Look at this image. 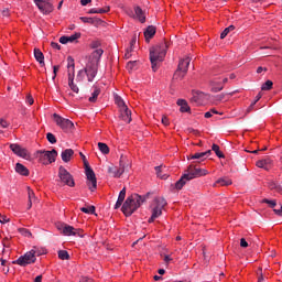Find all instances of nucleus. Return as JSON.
<instances>
[{"label":"nucleus","instance_id":"f257e3e1","mask_svg":"<svg viewBox=\"0 0 282 282\" xmlns=\"http://www.w3.org/2000/svg\"><path fill=\"white\" fill-rule=\"evenodd\" d=\"M102 54H105V51H102V48H97L89 55L85 68L77 73V83H83V80H85V74L88 78V83H94V79L98 74V63H100Z\"/></svg>","mask_w":282,"mask_h":282},{"label":"nucleus","instance_id":"f03ea898","mask_svg":"<svg viewBox=\"0 0 282 282\" xmlns=\"http://www.w3.org/2000/svg\"><path fill=\"white\" fill-rule=\"evenodd\" d=\"M171 44L164 40L150 48V63L153 72L160 69V65L166 58V50Z\"/></svg>","mask_w":282,"mask_h":282},{"label":"nucleus","instance_id":"7ed1b4c3","mask_svg":"<svg viewBox=\"0 0 282 282\" xmlns=\"http://www.w3.org/2000/svg\"><path fill=\"white\" fill-rule=\"evenodd\" d=\"M204 175H208V170L199 169L191 164L189 166H187L185 173L181 176V178L175 183V189L182 191V188L186 186L187 182H191V180H195L197 177H204Z\"/></svg>","mask_w":282,"mask_h":282},{"label":"nucleus","instance_id":"20e7f679","mask_svg":"<svg viewBox=\"0 0 282 282\" xmlns=\"http://www.w3.org/2000/svg\"><path fill=\"white\" fill-rule=\"evenodd\" d=\"M147 202V196H140L138 194H132L129 196L126 202L123 203L121 210L126 217H131L142 204Z\"/></svg>","mask_w":282,"mask_h":282},{"label":"nucleus","instance_id":"39448f33","mask_svg":"<svg viewBox=\"0 0 282 282\" xmlns=\"http://www.w3.org/2000/svg\"><path fill=\"white\" fill-rule=\"evenodd\" d=\"M191 65V57L180 59L177 69L173 75L174 80H182L188 74V66Z\"/></svg>","mask_w":282,"mask_h":282},{"label":"nucleus","instance_id":"423d86ee","mask_svg":"<svg viewBox=\"0 0 282 282\" xmlns=\"http://www.w3.org/2000/svg\"><path fill=\"white\" fill-rule=\"evenodd\" d=\"M67 67H68V87L74 91V94H79L80 89L78 88V85L74 83V74H75V67L76 64L74 63V59L72 56L67 57Z\"/></svg>","mask_w":282,"mask_h":282},{"label":"nucleus","instance_id":"0eeeda50","mask_svg":"<svg viewBox=\"0 0 282 282\" xmlns=\"http://www.w3.org/2000/svg\"><path fill=\"white\" fill-rule=\"evenodd\" d=\"M58 156V152L56 150L45 151L39 150L37 158L42 164H52L56 162V158Z\"/></svg>","mask_w":282,"mask_h":282},{"label":"nucleus","instance_id":"6e6552de","mask_svg":"<svg viewBox=\"0 0 282 282\" xmlns=\"http://www.w3.org/2000/svg\"><path fill=\"white\" fill-rule=\"evenodd\" d=\"M155 206L152 209V216L149 218V224H153L158 217L162 216V210L164 209V206H166V199L159 197L154 199Z\"/></svg>","mask_w":282,"mask_h":282},{"label":"nucleus","instance_id":"1a4fd4ad","mask_svg":"<svg viewBox=\"0 0 282 282\" xmlns=\"http://www.w3.org/2000/svg\"><path fill=\"white\" fill-rule=\"evenodd\" d=\"M58 177L61 182L65 184V186H69L70 188H74L76 186V182H74V176H72L64 166H59Z\"/></svg>","mask_w":282,"mask_h":282},{"label":"nucleus","instance_id":"9d476101","mask_svg":"<svg viewBox=\"0 0 282 282\" xmlns=\"http://www.w3.org/2000/svg\"><path fill=\"white\" fill-rule=\"evenodd\" d=\"M36 262V251H29L24 256H21L18 260H14L13 263L17 265H22L25 268V265H30V263Z\"/></svg>","mask_w":282,"mask_h":282},{"label":"nucleus","instance_id":"9b49d317","mask_svg":"<svg viewBox=\"0 0 282 282\" xmlns=\"http://www.w3.org/2000/svg\"><path fill=\"white\" fill-rule=\"evenodd\" d=\"M85 173L87 177V186L89 191L94 192L98 188V181L96 180V173L91 169V166L85 167Z\"/></svg>","mask_w":282,"mask_h":282},{"label":"nucleus","instance_id":"f8f14e48","mask_svg":"<svg viewBox=\"0 0 282 282\" xmlns=\"http://www.w3.org/2000/svg\"><path fill=\"white\" fill-rule=\"evenodd\" d=\"M53 118L54 122H56L57 127H61L63 131H70V129H74V122H72V120L63 118L57 113H54Z\"/></svg>","mask_w":282,"mask_h":282},{"label":"nucleus","instance_id":"ddd939ff","mask_svg":"<svg viewBox=\"0 0 282 282\" xmlns=\"http://www.w3.org/2000/svg\"><path fill=\"white\" fill-rule=\"evenodd\" d=\"M58 230H62V234L65 237H83V230L82 229H76L67 224L61 225L57 227Z\"/></svg>","mask_w":282,"mask_h":282},{"label":"nucleus","instance_id":"4468645a","mask_svg":"<svg viewBox=\"0 0 282 282\" xmlns=\"http://www.w3.org/2000/svg\"><path fill=\"white\" fill-rule=\"evenodd\" d=\"M35 6L42 14H51L54 12V4L50 0H34Z\"/></svg>","mask_w":282,"mask_h":282},{"label":"nucleus","instance_id":"2eb2a0df","mask_svg":"<svg viewBox=\"0 0 282 282\" xmlns=\"http://www.w3.org/2000/svg\"><path fill=\"white\" fill-rule=\"evenodd\" d=\"M11 151L18 155V158H23L24 160L30 159V152L25 148H22L21 145L17 143L10 144Z\"/></svg>","mask_w":282,"mask_h":282},{"label":"nucleus","instance_id":"dca6fc26","mask_svg":"<svg viewBox=\"0 0 282 282\" xmlns=\"http://www.w3.org/2000/svg\"><path fill=\"white\" fill-rule=\"evenodd\" d=\"M131 169V161L126 155L121 154L119 161V173L122 175L123 173H129Z\"/></svg>","mask_w":282,"mask_h":282},{"label":"nucleus","instance_id":"f3484780","mask_svg":"<svg viewBox=\"0 0 282 282\" xmlns=\"http://www.w3.org/2000/svg\"><path fill=\"white\" fill-rule=\"evenodd\" d=\"M130 15L134 17V19H138L140 23H145L147 21V13L144 12V10H142V8L138 6L134 7V14L133 12H131Z\"/></svg>","mask_w":282,"mask_h":282},{"label":"nucleus","instance_id":"a211bd4d","mask_svg":"<svg viewBox=\"0 0 282 282\" xmlns=\"http://www.w3.org/2000/svg\"><path fill=\"white\" fill-rule=\"evenodd\" d=\"M78 39H80V33H75L69 36L64 35V36L59 37V43H62V45H67V43H76V41H78Z\"/></svg>","mask_w":282,"mask_h":282},{"label":"nucleus","instance_id":"6ab92c4d","mask_svg":"<svg viewBox=\"0 0 282 282\" xmlns=\"http://www.w3.org/2000/svg\"><path fill=\"white\" fill-rule=\"evenodd\" d=\"M210 87H212V91L214 94H217L219 91H221L224 89L223 83H221V78H214L210 82Z\"/></svg>","mask_w":282,"mask_h":282},{"label":"nucleus","instance_id":"aec40b11","mask_svg":"<svg viewBox=\"0 0 282 282\" xmlns=\"http://www.w3.org/2000/svg\"><path fill=\"white\" fill-rule=\"evenodd\" d=\"M258 169H264V171H270L272 169V160L263 159L256 163Z\"/></svg>","mask_w":282,"mask_h":282},{"label":"nucleus","instance_id":"412c9836","mask_svg":"<svg viewBox=\"0 0 282 282\" xmlns=\"http://www.w3.org/2000/svg\"><path fill=\"white\" fill-rule=\"evenodd\" d=\"M124 197H127V187H123L118 196V199L115 204V210H118V208H120V206H122V204L124 203Z\"/></svg>","mask_w":282,"mask_h":282},{"label":"nucleus","instance_id":"4be33fe9","mask_svg":"<svg viewBox=\"0 0 282 282\" xmlns=\"http://www.w3.org/2000/svg\"><path fill=\"white\" fill-rule=\"evenodd\" d=\"M210 153H213L210 150H207L206 152H197L195 154H191L189 160H206Z\"/></svg>","mask_w":282,"mask_h":282},{"label":"nucleus","instance_id":"5701e85b","mask_svg":"<svg viewBox=\"0 0 282 282\" xmlns=\"http://www.w3.org/2000/svg\"><path fill=\"white\" fill-rule=\"evenodd\" d=\"M156 28L153 25H149L144 31L145 41L149 43L153 36H155Z\"/></svg>","mask_w":282,"mask_h":282},{"label":"nucleus","instance_id":"b1692460","mask_svg":"<svg viewBox=\"0 0 282 282\" xmlns=\"http://www.w3.org/2000/svg\"><path fill=\"white\" fill-rule=\"evenodd\" d=\"M15 173H19V175H23L24 177H28L30 175V170L25 167V165L21 163L15 164Z\"/></svg>","mask_w":282,"mask_h":282},{"label":"nucleus","instance_id":"393cba45","mask_svg":"<svg viewBox=\"0 0 282 282\" xmlns=\"http://www.w3.org/2000/svg\"><path fill=\"white\" fill-rule=\"evenodd\" d=\"M34 57L42 67H45V55L39 48H34Z\"/></svg>","mask_w":282,"mask_h":282},{"label":"nucleus","instance_id":"a878e982","mask_svg":"<svg viewBox=\"0 0 282 282\" xmlns=\"http://www.w3.org/2000/svg\"><path fill=\"white\" fill-rule=\"evenodd\" d=\"M176 105H178L180 111L182 113H188V111H191V107L188 106V102L184 99H178Z\"/></svg>","mask_w":282,"mask_h":282},{"label":"nucleus","instance_id":"bb28decb","mask_svg":"<svg viewBox=\"0 0 282 282\" xmlns=\"http://www.w3.org/2000/svg\"><path fill=\"white\" fill-rule=\"evenodd\" d=\"M74 156V150L72 149H66L62 152V160L63 162H69L72 158Z\"/></svg>","mask_w":282,"mask_h":282},{"label":"nucleus","instance_id":"cd10ccee","mask_svg":"<svg viewBox=\"0 0 282 282\" xmlns=\"http://www.w3.org/2000/svg\"><path fill=\"white\" fill-rule=\"evenodd\" d=\"M121 111V119L123 120V122H127L129 124V122H131V110L129 108H126Z\"/></svg>","mask_w":282,"mask_h":282},{"label":"nucleus","instance_id":"c85d7f7f","mask_svg":"<svg viewBox=\"0 0 282 282\" xmlns=\"http://www.w3.org/2000/svg\"><path fill=\"white\" fill-rule=\"evenodd\" d=\"M108 173L111 175V177H121L122 175L120 174L119 167L117 169L116 165H110L108 167Z\"/></svg>","mask_w":282,"mask_h":282},{"label":"nucleus","instance_id":"c756f323","mask_svg":"<svg viewBox=\"0 0 282 282\" xmlns=\"http://www.w3.org/2000/svg\"><path fill=\"white\" fill-rule=\"evenodd\" d=\"M93 89L94 91L88 99L89 102H96V100H98V96H100V88H98V86H94Z\"/></svg>","mask_w":282,"mask_h":282},{"label":"nucleus","instance_id":"7c9ffc66","mask_svg":"<svg viewBox=\"0 0 282 282\" xmlns=\"http://www.w3.org/2000/svg\"><path fill=\"white\" fill-rule=\"evenodd\" d=\"M115 102H116V105H118L120 111H122L124 109H129V107H127V104H124V100L120 96L115 97Z\"/></svg>","mask_w":282,"mask_h":282},{"label":"nucleus","instance_id":"2f4dec72","mask_svg":"<svg viewBox=\"0 0 282 282\" xmlns=\"http://www.w3.org/2000/svg\"><path fill=\"white\" fill-rule=\"evenodd\" d=\"M217 184H220V186H230V184H232V181L228 177H221L216 181L214 186H217Z\"/></svg>","mask_w":282,"mask_h":282},{"label":"nucleus","instance_id":"473e14b6","mask_svg":"<svg viewBox=\"0 0 282 282\" xmlns=\"http://www.w3.org/2000/svg\"><path fill=\"white\" fill-rule=\"evenodd\" d=\"M98 149L104 153V155H109V145H107V143L99 142Z\"/></svg>","mask_w":282,"mask_h":282},{"label":"nucleus","instance_id":"72a5a7b5","mask_svg":"<svg viewBox=\"0 0 282 282\" xmlns=\"http://www.w3.org/2000/svg\"><path fill=\"white\" fill-rule=\"evenodd\" d=\"M164 169H166V166H163V165L155 167L156 175L158 177H161V180H166L169 177V175L166 174L162 175V171H164Z\"/></svg>","mask_w":282,"mask_h":282},{"label":"nucleus","instance_id":"f704fd0d","mask_svg":"<svg viewBox=\"0 0 282 282\" xmlns=\"http://www.w3.org/2000/svg\"><path fill=\"white\" fill-rule=\"evenodd\" d=\"M82 213H85L86 215H94L96 213V207L94 205L89 207H82L80 208Z\"/></svg>","mask_w":282,"mask_h":282},{"label":"nucleus","instance_id":"c9c22d12","mask_svg":"<svg viewBox=\"0 0 282 282\" xmlns=\"http://www.w3.org/2000/svg\"><path fill=\"white\" fill-rule=\"evenodd\" d=\"M58 259H61L62 261L69 260V252H67L66 250H59L58 251Z\"/></svg>","mask_w":282,"mask_h":282},{"label":"nucleus","instance_id":"e433bc0d","mask_svg":"<svg viewBox=\"0 0 282 282\" xmlns=\"http://www.w3.org/2000/svg\"><path fill=\"white\" fill-rule=\"evenodd\" d=\"M137 42H138V35L134 34L131 42H130V47L127 48L126 56H129V53L133 52V45H135Z\"/></svg>","mask_w":282,"mask_h":282},{"label":"nucleus","instance_id":"4c0bfd02","mask_svg":"<svg viewBox=\"0 0 282 282\" xmlns=\"http://www.w3.org/2000/svg\"><path fill=\"white\" fill-rule=\"evenodd\" d=\"M232 30H235V25H229L228 28H226V29L220 33V39H225L226 36H228V34H230V32H232Z\"/></svg>","mask_w":282,"mask_h":282},{"label":"nucleus","instance_id":"58836bf2","mask_svg":"<svg viewBox=\"0 0 282 282\" xmlns=\"http://www.w3.org/2000/svg\"><path fill=\"white\" fill-rule=\"evenodd\" d=\"M272 85H274L272 80H267L261 87L262 91H270V89H272Z\"/></svg>","mask_w":282,"mask_h":282},{"label":"nucleus","instance_id":"ea45409f","mask_svg":"<svg viewBox=\"0 0 282 282\" xmlns=\"http://www.w3.org/2000/svg\"><path fill=\"white\" fill-rule=\"evenodd\" d=\"M212 151H214L217 158H225L224 152L219 151V145L213 144Z\"/></svg>","mask_w":282,"mask_h":282},{"label":"nucleus","instance_id":"a19ab883","mask_svg":"<svg viewBox=\"0 0 282 282\" xmlns=\"http://www.w3.org/2000/svg\"><path fill=\"white\" fill-rule=\"evenodd\" d=\"M18 230L22 237H32V231L26 228H19Z\"/></svg>","mask_w":282,"mask_h":282},{"label":"nucleus","instance_id":"79ce46f5","mask_svg":"<svg viewBox=\"0 0 282 282\" xmlns=\"http://www.w3.org/2000/svg\"><path fill=\"white\" fill-rule=\"evenodd\" d=\"M46 139L51 144H56V137L54 135V133L52 132L46 133Z\"/></svg>","mask_w":282,"mask_h":282},{"label":"nucleus","instance_id":"37998d69","mask_svg":"<svg viewBox=\"0 0 282 282\" xmlns=\"http://www.w3.org/2000/svg\"><path fill=\"white\" fill-rule=\"evenodd\" d=\"M262 204H268L270 208H274L276 206V200H270L268 198L262 199Z\"/></svg>","mask_w":282,"mask_h":282},{"label":"nucleus","instance_id":"c03bdc74","mask_svg":"<svg viewBox=\"0 0 282 282\" xmlns=\"http://www.w3.org/2000/svg\"><path fill=\"white\" fill-rule=\"evenodd\" d=\"M79 19L83 21V23H90V25H94L95 23L94 18L82 17Z\"/></svg>","mask_w":282,"mask_h":282},{"label":"nucleus","instance_id":"a18cd8bd","mask_svg":"<svg viewBox=\"0 0 282 282\" xmlns=\"http://www.w3.org/2000/svg\"><path fill=\"white\" fill-rule=\"evenodd\" d=\"M28 195H29V199H30L31 202H36V196L34 195V191H32L31 188H29Z\"/></svg>","mask_w":282,"mask_h":282},{"label":"nucleus","instance_id":"49530a36","mask_svg":"<svg viewBox=\"0 0 282 282\" xmlns=\"http://www.w3.org/2000/svg\"><path fill=\"white\" fill-rule=\"evenodd\" d=\"M138 62H128L127 64V69H129V72L135 69V65Z\"/></svg>","mask_w":282,"mask_h":282},{"label":"nucleus","instance_id":"de8ad7c7","mask_svg":"<svg viewBox=\"0 0 282 282\" xmlns=\"http://www.w3.org/2000/svg\"><path fill=\"white\" fill-rule=\"evenodd\" d=\"M111 10L109 7L102 8V9H97V14H107Z\"/></svg>","mask_w":282,"mask_h":282},{"label":"nucleus","instance_id":"09e8293b","mask_svg":"<svg viewBox=\"0 0 282 282\" xmlns=\"http://www.w3.org/2000/svg\"><path fill=\"white\" fill-rule=\"evenodd\" d=\"M79 155L84 162L85 169H87V166H89V162L87 161V158L85 156V154H83V152H79Z\"/></svg>","mask_w":282,"mask_h":282},{"label":"nucleus","instance_id":"8fccbe9b","mask_svg":"<svg viewBox=\"0 0 282 282\" xmlns=\"http://www.w3.org/2000/svg\"><path fill=\"white\" fill-rule=\"evenodd\" d=\"M259 278H258V282H263L265 281V278H263V269L259 268Z\"/></svg>","mask_w":282,"mask_h":282},{"label":"nucleus","instance_id":"3c124183","mask_svg":"<svg viewBox=\"0 0 282 282\" xmlns=\"http://www.w3.org/2000/svg\"><path fill=\"white\" fill-rule=\"evenodd\" d=\"M0 127H2V129H8V127H10V123L4 119H0Z\"/></svg>","mask_w":282,"mask_h":282},{"label":"nucleus","instance_id":"603ef678","mask_svg":"<svg viewBox=\"0 0 282 282\" xmlns=\"http://www.w3.org/2000/svg\"><path fill=\"white\" fill-rule=\"evenodd\" d=\"M58 69H61V66L58 65L53 66V74H54L53 80L56 78V74H58Z\"/></svg>","mask_w":282,"mask_h":282},{"label":"nucleus","instance_id":"864d4df0","mask_svg":"<svg viewBox=\"0 0 282 282\" xmlns=\"http://www.w3.org/2000/svg\"><path fill=\"white\" fill-rule=\"evenodd\" d=\"M240 246L241 248H248V241H246V238L240 239Z\"/></svg>","mask_w":282,"mask_h":282},{"label":"nucleus","instance_id":"5fc2aeb1","mask_svg":"<svg viewBox=\"0 0 282 282\" xmlns=\"http://www.w3.org/2000/svg\"><path fill=\"white\" fill-rule=\"evenodd\" d=\"M26 102H28L29 105H34V98L32 97V95H28V96H26Z\"/></svg>","mask_w":282,"mask_h":282},{"label":"nucleus","instance_id":"6e6d98bb","mask_svg":"<svg viewBox=\"0 0 282 282\" xmlns=\"http://www.w3.org/2000/svg\"><path fill=\"white\" fill-rule=\"evenodd\" d=\"M161 122H162V124H164V127H169V124H170L167 117H162Z\"/></svg>","mask_w":282,"mask_h":282},{"label":"nucleus","instance_id":"4d7b16f0","mask_svg":"<svg viewBox=\"0 0 282 282\" xmlns=\"http://www.w3.org/2000/svg\"><path fill=\"white\" fill-rule=\"evenodd\" d=\"M51 47H53V50H61V44H58L56 42H52Z\"/></svg>","mask_w":282,"mask_h":282},{"label":"nucleus","instance_id":"13d9d810","mask_svg":"<svg viewBox=\"0 0 282 282\" xmlns=\"http://www.w3.org/2000/svg\"><path fill=\"white\" fill-rule=\"evenodd\" d=\"M8 221H10V218H7L6 216L0 218V224H8Z\"/></svg>","mask_w":282,"mask_h":282},{"label":"nucleus","instance_id":"bf43d9fd","mask_svg":"<svg viewBox=\"0 0 282 282\" xmlns=\"http://www.w3.org/2000/svg\"><path fill=\"white\" fill-rule=\"evenodd\" d=\"M31 251H34L35 252V258L36 257H41V251L39 250V248L34 247Z\"/></svg>","mask_w":282,"mask_h":282},{"label":"nucleus","instance_id":"052dcab7","mask_svg":"<svg viewBox=\"0 0 282 282\" xmlns=\"http://www.w3.org/2000/svg\"><path fill=\"white\" fill-rule=\"evenodd\" d=\"M275 215H279V217H282V205L280 206V209H273Z\"/></svg>","mask_w":282,"mask_h":282},{"label":"nucleus","instance_id":"680f3d73","mask_svg":"<svg viewBox=\"0 0 282 282\" xmlns=\"http://www.w3.org/2000/svg\"><path fill=\"white\" fill-rule=\"evenodd\" d=\"M2 17H10V10L9 9H3L2 10Z\"/></svg>","mask_w":282,"mask_h":282},{"label":"nucleus","instance_id":"e2e57ef3","mask_svg":"<svg viewBox=\"0 0 282 282\" xmlns=\"http://www.w3.org/2000/svg\"><path fill=\"white\" fill-rule=\"evenodd\" d=\"M261 72H268V68H263V67L259 66L257 68V74H261Z\"/></svg>","mask_w":282,"mask_h":282},{"label":"nucleus","instance_id":"0e129e2a","mask_svg":"<svg viewBox=\"0 0 282 282\" xmlns=\"http://www.w3.org/2000/svg\"><path fill=\"white\" fill-rule=\"evenodd\" d=\"M33 282H43V275H37Z\"/></svg>","mask_w":282,"mask_h":282},{"label":"nucleus","instance_id":"69168bd1","mask_svg":"<svg viewBox=\"0 0 282 282\" xmlns=\"http://www.w3.org/2000/svg\"><path fill=\"white\" fill-rule=\"evenodd\" d=\"M82 6H87L91 3V0H80Z\"/></svg>","mask_w":282,"mask_h":282},{"label":"nucleus","instance_id":"338daca9","mask_svg":"<svg viewBox=\"0 0 282 282\" xmlns=\"http://www.w3.org/2000/svg\"><path fill=\"white\" fill-rule=\"evenodd\" d=\"M205 118H213V112L210 110L205 112Z\"/></svg>","mask_w":282,"mask_h":282},{"label":"nucleus","instance_id":"774afa93","mask_svg":"<svg viewBox=\"0 0 282 282\" xmlns=\"http://www.w3.org/2000/svg\"><path fill=\"white\" fill-rule=\"evenodd\" d=\"M98 42H93L91 44H90V47H93V50H96V47H98Z\"/></svg>","mask_w":282,"mask_h":282}]
</instances>
